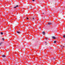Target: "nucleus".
Segmentation results:
<instances>
[{
    "label": "nucleus",
    "mask_w": 65,
    "mask_h": 65,
    "mask_svg": "<svg viewBox=\"0 0 65 65\" xmlns=\"http://www.w3.org/2000/svg\"><path fill=\"white\" fill-rule=\"evenodd\" d=\"M2 57H3L4 58V57H5V55H2Z\"/></svg>",
    "instance_id": "4"
},
{
    "label": "nucleus",
    "mask_w": 65,
    "mask_h": 65,
    "mask_svg": "<svg viewBox=\"0 0 65 65\" xmlns=\"http://www.w3.org/2000/svg\"><path fill=\"white\" fill-rule=\"evenodd\" d=\"M63 38H65V36L64 35H63Z\"/></svg>",
    "instance_id": "9"
},
{
    "label": "nucleus",
    "mask_w": 65,
    "mask_h": 65,
    "mask_svg": "<svg viewBox=\"0 0 65 65\" xmlns=\"http://www.w3.org/2000/svg\"><path fill=\"white\" fill-rule=\"evenodd\" d=\"M45 43H46V42H45Z\"/></svg>",
    "instance_id": "20"
},
{
    "label": "nucleus",
    "mask_w": 65,
    "mask_h": 65,
    "mask_svg": "<svg viewBox=\"0 0 65 65\" xmlns=\"http://www.w3.org/2000/svg\"><path fill=\"white\" fill-rule=\"evenodd\" d=\"M2 42H1L0 43V45H1L2 44Z\"/></svg>",
    "instance_id": "7"
},
{
    "label": "nucleus",
    "mask_w": 65,
    "mask_h": 65,
    "mask_svg": "<svg viewBox=\"0 0 65 65\" xmlns=\"http://www.w3.org/2000/svg\"><path fill=\"white\" fill-rule=\"evenodd\" d=\"M35 1L34 0H32V1Z\"/></svg>",
    "instance_id": "17"
},
{
    "label": "nucleus",
    "mask_w": 65,
    "mask_h": 65,
    "mask_svg": "<svg viewBox=\"0 0 65 65\" xmlns=\"http://www.w3.org/2000/svg\"><path fill=\"white\" fill-rule=\"evenodd\" d=\"M56 42H57L56 41H54V43H56Z\"/></svg>",
    "instance_id": "6"
},
{
    "label": "nucleus",
    "mask_w": 65,
    "mask_h": 65,
    "mask_svg": "<svg viewBox=\"0 0 65 65\" xmlns=\"http://www.w3.org/2000/svg\"><path fill=\"white\" fill-rule=\"evenodd\" d=\"M63 47H64V46H63Z\"/></svg>",
    "instance_id": "18"
},
{
    "label": "nucleus",
    "mask_w": 65,
    "mask_h": 65,
    "mask_svg": "<svg viewBox=\"0 0 65 65\" xmlns=\"http://www.w3.org/2000/svg\"><path fill=\"white\" fill-rule=\"evenodd\" d=\"M32 19H33V20H34V18H32Z\"/></svg>",
    "instance_id": "15"
},
{
    "label": "nucleus",
    "mask_w": 65,
    "mask_h": 65,
    "mask_svg": "<svg viewBox=\"0 0 65 65\" xmlns=\"http://www.w3.org/2000/svg\"><path fill=\"white\" fill-rule=\"evenodd\" d=\"M43 14H44V13H43Z\"/></svg>",
    "instance_id": "19"
},
{
    "label": "nucleus",
    "mask_w": 65,
    "mask_h": 65,
    "mask_svg": "<svg viewBox=\"0 0 65 65\" xmlns=\"http://www.w3.org/2000/svg\"><path fill=\"white\" fill-rule=\"evenodd\" d=\"M46 40H47L48 39L47 38H46Z\"/></svg>",
    "instance_id": "16"
},
{
    "label": "nucleus",
    "mask_w": 65,
    "mask_h": 65,
    "mask_svg": "<svg viewBox=\"0 0 65 65\" xmlns=\"http://www.w3.org/2000/svg\"><path fill=\"white\" fill-rule=\"evenodd\" d=\"M17 32L19 34V33H20V32L19 31H17Z\"/></svg>",
    "instance_id": "8"
},
{
    "label": "nucleus",
    "mask_w": 65,
    "mask_h": 65,
    "mask_svg": "<svg viewBox=\"0 0 65 65\" xmlns=\"http://www.w3.org/2000/svg\"><path fill=\"white\" fill-rule=\"evenodd\" d=\"M52 38L53 39H56V38L54 36H52Z\"/></svg>",
    "instance_id": "2"
},
{
    "label": "nucleus",
    "mask_w": 65,
    "mask_h": 65,
    "mask_svg": "<svg viewBox=\"0 0 65 65\" xmlns=\"http://www.w3.org/2000/svg\"><path fill=\"white\" fill-rule=\"evenodd\" d=\"M42 33L43 35H45V32H42Z\"/></svg>",
    "instance_id": "3"
},
{
    "label": "nucleus",
    "mask_w": 65,
    "mask_h": 65,
    "mask_svg": "<svg viewBox=\"0 0 65 65\" xmlns=\"http://www.w3.org/2000/svg\"><path fill=\"white\" fill-rule=\"evenodd\" d=\"M18 6H19L17 5V6H16V7H18Z\"/></svg>",
    "instance_id": "12"
},
{
    "label": "nucleus",
    "mask_w": 65,
    "mask_h": 65,
    "mask_svg": "<svg viewBox=\"0 0 65 65\" xmlns=\"http://www.w3.org/2000/svg\"><path fill=\"white\" fill-rule=\"evenodd\" d=\"M1 35H3V33L2 32H1Z\"/></svg>",
    "instance_id": "11"
},
{
    "label": "nucleus",
    "mask_w": 65,
    "mask_h": 65,
    "mask_svg": "<svg viewBox=\"0 0 65 65\" xmlns=\"http://www.w3.org/2000/svg\"><path fill=\"white\" fill-rule=\"evenodd\" d=\"M14 8H17V7L16 6V7H14Z\"/></svg>",
    "instance_id": "13"
},
{
    "label": "nucleus",
    "mask_w": 65,
    "mask_h": 65,
    "mask_svg": "<svg viewBox=\"0 0 65 65\" xmlns=\"http://www.w3.org/2000/svg\"><path fill=\"white\" fill-rule=\"evenodd\" d=\"M52 60H55V58H53V59H52Z\"/></svg>",
    "instance_id": "5"
},
{
    "label": "nucleus",
    "mask_w": 65,
    "mask_h": 65,
    "mask_svg": "<svg viewBox=\"0 0 65 65\" xmlns=\"http://www.w3.org/2000/svg\"><path fill=\"white\" fill-rule=\"evenodd\" d=\"M2 40H4V38H3L2 39Z\"/></svg>",
    "instance_id": "10"
},
{
    "label": "nucleus",
    "mask_w": 65,
    "mask_h": 65,
    "mask_svg": "<svg viewBox=\"0 0 65 65\" xmlns=\"http://www.w3.org/2000/svg\"><path fill=\"white\" fill-rule=\"evenodd\" d=\"M48 25H52V23L51 22H49L48 23Z\"/></svg>",
    "instance_id": "1"
},
{
    "label": "nucleus",
    "mask_w": 65,
    "mask_h": 65,
    "mask_svg": "<svg viewBox=\"0 0 65 65\" xmlns=\"http://www.w3.org/2000/svg\"><path fill=\"white\" fill-rule=\"evenodd\" d=\"M27 20H28L29 19V18H27Z\"/></svg>",
    "instance_id": "14"
}]
</instances>
